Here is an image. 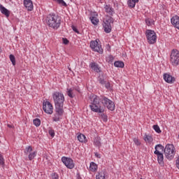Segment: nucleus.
<instances>
[{"label":"nucleus","mask_w":179,"mask_h":179,"mask_svg":"<svg viewBox=\"0 0 179 179\" xmlns=\"http://www.w3.org/2000/svg\"><path fill=\"white\" fill-rule=\"evenodd\" d=\"M0 166H5V159H3V155L0 154Z\"/></svg>","instance_id":"obj_32"},{"label":"nucleus","mask_w":179,"mask_h":179,"mask_svg":"<svg viewBox=\"0 0 179 179\" xmlns=\"http://www.w3.org/2000/svg\"><path fill=\"white\" fill-rule=\"evenodd\" d=\"M92 24H94V26H97L99 24V19L96 17H90Z\"/></svg>","instance_id":"obj_25"},{"label":"nucleus","mask_w":179,"mask_h":179,"mask_svg":"<svg viewBox=\"0 0 179 179\" xmlns=\"http://www.w3.org/2000/svg\"><path fill=\"white\" fill-rule=\"evenodd\" d=\"M72 29H73V31H75L76 33H78V34H79V31L78 30V29H76V27H72Z\"/></svg>","instance_id":"obj_44"},{"label":"nucleus","mask_w":179,"mask_h":179,"mask_svg":"<svg viewBox=\"0 0 179 179\" xmlns=\"http://www.w3.org/2000/svg\"><path fill=\"white\" fill-rule=\"evenodd\" d=\"M47 24L52 29H59L61 26V17L55 14H50L46 19Z\"/></svg>","instance_id":"obj_3"},{"label":"nucleus","mask_w":179,"mask_h":179,"mask_svg":"<svg viewBox=\"0 0 179 179\" xmlns=\"http://www.w3.org/2000/svg\"><path fill=\"white\" fill-rule=\"evenodd\" d=\"M8 128H13L11 124H8Z\"/></svg>","instance_id":"obj_47"},{"label":"nucleus","mask_w":179,"mask_h":179,"mask_svg":"<svg viewBox=\"0 0 179 179\" xmlns=\"http://www.w3.org/2000/svg\"><path fill=\"white\" fill-rule=\"evenodd\" d=\"M105 11L110 15V16H113L115 12L114 11V8L111 7L110 5H105L104 6Z\"/></svg>","instance_id":"obj_18"},{"label":"nucleus","mask_w":179,"mask_h":179,"mask_svg":"<svg viewBox=\"0 0 179 179\" xmlns=\"http://www.w3.org/2000/svg\"><path fill=\"white\" fill-rule=\"evenodd\" d=\"M164 153L168 160H173L176 155V148L173 144H167L164 150Z\"/></svg>","instance_id":"obj_4"},{"label":"nucleus","mask_w":179,"mask_h":179,"mask_svg":"<svg viewBox=\"0 0 179 179\" xmlns=\"http://www.w3.org/2000/svg\"><path fill=\"white\" fill-rule=\"evenodd\" d=\"M24 5L27 10H33V1L31 0H24Z\"/></svg>","instance_id":"obj_16"},{"label":"nucleus","mask_w":179,"mask_h":179,"mask_svg":"<svg viewBox=\"0 0 179 179\" xmlns=\"http://www.w3.org/2000/svg\"><path fill=\"white\" fill-rule=\"evenodd\" d=\"M90 66H91L92 69H94L95 71V72H97V73H99V72H100V68H99V65H97L96 63L92 62L90 64Z\"/></svg>","instance_id":"obj_22"},{"label":"nucleus","mask_w":179,"mask_h":179,"mask_svg":"<svg viewBox=\"0 0 179 179\" xmlns=\"http://www.w3.org/2000/svg\"><path fill=\"white\" fill-rule=\"evenodd\" d=\"M139 2V0H129L127 3L129 8H135V5Z\"/></svg>","instance_id":"obj_21"},{"label":"nucleus","mask_w":179,"mask_h":179,"mask_svg":"<svg viewBox=\"0 0 179 179\" xmlns=\"http://www.w3.org/2000/svg\"><path fill=\"white\" fill-rule=\"evenodd\" d=\"M90 171H96L97 170V164L94 162H91L90 165Z\"/></svg>","instance_id":"obj_24"},{"label":"nucleus","mask_w":179,"mask_h":179,"mask_svg":"<svg viewBox=\"0 0 179 179\" xmlns=\"http://www.w3.org/2000/svg\"><path fill=\"white\" fill-rule=\"evenodd\" d=\"M67 94L69 97H71V99H73V93L72 92V89L68 90Z\"/></svg>","instance_id":"obj_35"},{"label":"nucleus","mask_w":179,"mask_h":179,"mask_svg":"<svg viewBox=\"0 0 179 179\" xmlns=\"http://www.w3.org/2000/svg\"><path fill=\"white\" fill-rule=\"evenodd\" d=\"M0 12L3 14L5 15L6 17H9L10 15V11L9 10L6 9L2 4H0Z\"/></svg>","instance_id":"obj_17"},{"label":"nucleus","mask_w":179,"mask_h":179,"mask_svg":"<svg viewBox=\"0 0 179 179\" xmlns=\"http://www.w3.org/2000/svg\"><path fill=\"white\" fill-rule=\"evenodd\" d=\"M55 1L56 2H58L59 5H62L63 6H67L66 3L64 1V0H53Z\"/></svg>","instance_id":"obj_34"},{"label":"nucleus","mask_w":179,"mask_h":179,"mask_svg":"<svg viewBox=\"0 0 179 179\" xmlns=\"http://www.w3.org/2000/svg\"><path fill=\"white\" fill-rule=\"evenodd\" d=\"M101 100L102 101V104L104 107H106L108 110H110V111H114V110H115V104L113 101L106 96H102Z\"/></svg>","instance_id":"obj_6"},{"label":"nucleus","mask_w":179,"mask_h":179,"mask_svg":"<svg viewBox=\"0 0 179 179\" xmlns=\"http://www.w3.org/2000/svg\"><path fill=\"white\" fill-rule=\"evenodd\" d=\"M52 179H59V176H58V174L53 173H52Z\"/></svg>","instance_id":"obj_40"},{"label":"nucleus","mask_w":179,"mask_h":179,"mask_svg":"<svg viewBox=\"0 0 179 179\" xmlns=\"http://www.w3.org/2000/svg\"><path fill=\"white\" fill-rule=\"evenodd\" d=\"M43 110L46 113V114L51 115L53 113L54 108L50 101H46L43 103Z\"/></svg>","instance_id":"obj_10"},{"label":"nucleus","mask_w":179,"mask_h":179,"mask_svg":"<svg viewBox=\"0 0 179 179\" xmlns=\"http://www.w3.org/2000/svg\"><path fill=\"white\" fill-rule=\"evenodd\" d=\"M90 47L94 51H96L99 54H103V48H101V45L99 44L97 41H92L90 43Z\"/></svg>","instance_id":"obj_11"},{"label":"nucleus","mask_w":179,"mask_h":179,"mask_svg":"<svg viewBox=\"0 0 179 179\" xmlns=\"http://www.w3.org/2000/svg\"><path fill=\"white\" fill-rule=\"evenodd\" d=\"M10 60L11 61L13 65H16V59L13 55H10Z\"/></svg>","instance_id":"obj_31"},{"label":"nucleus","mask_w":179,"mask_h":179,"mask_svg":"<svg viewBox=\"0 0 179 179\" xmlns=\"http://www.w3.org/2000/svg\"><path fill=\"white\" fill-rule=\"evenodd\" d=\"M105 87L106 89H110V83L106 82V83H105Z\"/></svg>","instance_id":"obj_43"},{"label":"nucleus","mask_w":179,"mask_h":179,"mask_svg":"<svg viewBox=\"0 0 179 179\" xmlns=\"http://www.w3.org/2000/svg\"><path fill=\"white\" fill-rule=\"evenodd\" d=\"M24 153L25 155H28L29 160H33V159H34V157L37 156V152H33V148H31V146L27 147L25 148Z\"/></svg>","instance_id":"obj_12"},{"label":"nucleus","mask_w":179,"mask_h":179,"mask_svg":"<svg viewBox=\"0 0 179 179\" xmlns=\"http://www.w3.org/2000/svg\"><path fill=\"white\" fill-rule=\"evenodd\" d=\"M106 170H102L98 173V174L96 176V179H106Z\"/></svg>","instance_id":"obj_19"},{"label":"nucleus","mask_w":179,"mask_h":179,"mask_svg":"<svg viewBox=\"0 0 179 179\" xmlns=\"http://www.w3.org/2000/svg\"><path fill=\"white\" fill-rule=\"evenodd\" d=\"M90 100L91 104L90 107L94 113H99L104 122H107V115L104 113V107L101 106V102H100V97L97 95L91 94L90 96Z\"/></svg>","instance_id":"obj_1"},{"label":"nucleus","mask_w":179,"mask_h":179,"mask_svg":"<svg viewBox=\"0 0 179 179\" xmlns=\"http://www.w3.org/2000/svg\"><path fill=\"white\" fill-rule=\"evenodd\" d=\"M153 129L157 132V134H162V130H160V127L159 125L155 124L153 126Z\"/></svg>","instance_id":"obj_29"},{"label":"nucleus","mask_w":179,"mask_h":179,"mask_svg":"<svg viewBox=\"0 0 179 179\" xmlns=\"http://www.w3.org/2000/svg\"><path fill=\"white\" fill-rule=\"evenodd\" d=\"M170 62L173 66L179 65V52L178 50L173 49L171 51Z\"/></svg>","instance_id":"obj_8"},{"label":"nucleus","mask_w":179,"mask_h":179,"mask_svg":"<svg viewBox=\"0 0 179 179\" xmlns=\"http://www.w3.org/2000/svg\"><path fill=\"white\" fill-rule=\"evenodd\" d=\"M62 162L64 163L66 167H67V169H72L75 167V163L73 162V159L66 157H62Z\"/></svg>","instance_id":"obj_9"},{"label":"nucleus","mask_w":179,"mask_h":179,"mask_svg":"<svg viewBox=\"0 0 179 179\" xmlns=\"http://www.w3.org/2000/svg\"><path fill=\"white\" fill-rule=\"evenodd\" d=\"M145 23L148 26H152V24H154L155 21H153L152 19L148 18L145 20Z\"/></svg>","instance_id":"obj_30"},{"label":"nucleus","mask_w":179,"mask_h":179,"mask_svg":"<svg viewBox=\"0 0 179 179\" xmlns=\"http://www.w3.org/2000/svg\"><path fill=\"white\" fill-rule=\"evenodd\" d=\"M154 153L157 156L158 163L163 166V164H164V156L163 155V153L160 152L159 150H155Z\"/></svg>","instance_id":"obj_13"},{"label":"nucleus","mask_w":179,"mask_h":179,"mask_svg":"<svg viewBox=\"0 0 179 179\" xmlns=\"http://www.w3.org/2000/svg\"><path fill=\"white\" fill-rule=\"evenodd\" d=\"M134 142L135 145H136V146H141V141H139V139L135 138H134Z\"/></svg>","instance_id":"obj_37"},{"label":"nucleus","mask_w":179,"mask_h":179,"mask_svg":"<svg viewBox=\"0 0 179 179\" xmlns=\"http://www.w3.org/2000/svg\"><path fill=\"white\" fill-rule=\"evenodd\" d=\"M78 140L79 141V142L81 143H86L87 142V140L86 139V136L84 134H80L78 136Z\"/></svg>","instance_id":"obj_23"},{"label":"nucleus","mask_w":179,"mask_h":179,"mask_svg":"<svg viewBox=\"0 0 179 179\" xmlns=\"http://www.w3.org/2000/svg\"><path fill=\"white\" fill-rule=\"evenodd\" d=\"M33 122H34V125H35V127H40V125H41V120H40V119H38V118L34 119Z\"/></svg>","instance_id":"obj_27"},{"label":"nucleus","mask_w":179,"mask_h":179,"mask_svg":"<svg viewBox=\"0 0 179 179\" xmlns=\"http://www.w3.org/2000/svg\"><path fill=\"white\" fill-rule=\"evenodd\" d=\"M176 164L177 169H178V170H179V157H178V159L176 161Z\"/></svg>","instance_id":"obj_42"},{"label":"nucleus","mask_w":179,"mask_h":179,"mask_svg":"<svg viewBox=\"0 0 179 179\" xmlns=\"http://www.w3.org/2000/svg\"><path fill=\"white\" fill-rule=\"evenodd\" d=\"M178 139H179V134H178Z\"/></svg>","instance_id":"obj_48"},{"label":"nucleus","mask_w":179,"mask_h":179,"mask_svg":"<svg viewBox=\"0 0 179 179\" xmlns=\"http://www.w3.org/2000/svg\"><path fill=\"white\" fill-rule=\"evenodd\" d=\"M163 78L166 83H173V82H176V78L173 77L169 73H164Z\"/></svg>","instance_id":"obj_14"},{"label":"nucleus","mask_w":179,"mask_h":179,"mask_svg":"<svg viewBox=\"0 0 179 179\" xmlns=\"http://www.w3.org/2000/svg\"><path fill=\"white\" fill-rule=\"evenodd\" d=\"M158 149H159L160 150H164V147L163 145H162L161 144H158V145H155V150H158Z\"/></svg>","instance_id":"obj_36"},{"label":"nucleus","mask_w":179,"mask_h":179,"mask_svg":"<svg viewBox=\"0 0 179 179\" xmlns=\"http://www.w3.org/2000/svg\"><path fill=\"white\" fill-rule=\"evenodd\" d=\"M95 156L98 159H101V155L100 154H99L98 152H95Z\"/></svg>","instance_id":"obj_45"},{"label":"nucleus","mask_w":179,"mask_h":179,"mask_svg":"<svg viewBox=\"0 0 179 179\" xmlns=\"http://www.w3.org/2000/svg\"><path fill=\"white\" fill-rule=\"evenodd\" d=\"M171 22L173 26H174V27H176V29H178V30H179V17H178V15L173 16L171 19Z\"/></svg>","instance_id":"obj_15"},{"label":"nucleus","mask_w":179,"mask_h":179,"mask_svg":"<svg viewBox=\"0 0 179 179\" xmlns=\"http://www.w3.org/2000/svg\"><path fill=\"white\" fill-rule=\"evenodd\" d=\"M53 121H55V122H57V121H59V117L55 116V117H53Z\"/></svg>","instance_id":"obj_46"},{"label":"nucleus","mask_w":179,"mask_h":179,"mask_svg":"<svg viewBox=\"0 0 179 179\" xmlns=\"http://www.w3.org/2000/svg\"><path fill=\"white\" fill-rule=\"evenodd\" d=\"M124 62H120V61H117V62H115L114 63V66L116 67V68H124Z\"/></svg>","instance_id":"obj_26"},{"label":"nucleus","mask_w":179,"mask_h":179,"mask_svg":"<svg viewBox=\"0 0 179 179\" xmlns=\"http://www.w3.org/2000/svg\"><path fill=\"white\" fill-rule=\"evenodd\" d=\"M114 61V57L113 55H108L106 57V62H108L109 64H111Z\"/></svg>","instance_id":"obj_28"},{"label":"nucleus","mask_w":179,"mask_h":179,"mask_svg":"<svg viewBox=\"0 0 179 179\" xmlns=\"http://www.w3.org/2000/svg\"><path fill=\"white\" fill-rule=\"evenodd\" d=\"M145 34L148 39V43L149 44H155V43H156L157 36L156 35V32H155V31L148 29L145 31Z\"/></svg>","instance_id":"obj_7"},{"label":"nucleus","mask_w":179,"mask_h":179,"mask_svg":"<svg viewBox=\"0 0 179 179\" xmlns=\"http://www.w3.org/2000/svg\"><path fill=\"white\" fill-rule=\"evenodd\" d=\"M99 83H100L101 85H106V83L107 81H105V80H104V78H100L99 79Z\"/></svg>","instance_id":"obj_38"},{"label":"nucleus","mask_w":179,"mask_h":179,"mask_svg":"<svg viewBox=\"0 0 179 179\" xmlns=\"http://www.w3.org/2000/svg\"><path fill=\"white\" fill-rule=\"evenodd\" d=\"M101 141V138H100L99 136H96L94 138V145L95 146H97L98 148H100L101 146V143L100 142Z\"/></svg>","instance_id":"obj_20"},{"label":"nucleus","mask_w":179,"mask_h":179,"mask_svg":"<svg viewBox=\"0 0 179 179\" xmlns=\"http://www.w3.org/2000/svg\"><path fill=\"white\" fill-rule=\"evenodd\" d=\"M144 141H145V142H148V143L152 142V136L145 135L144 136Z\"/></svg>","instance_id":"obj_33"},{"label":"nucleus","mask_w":179,"mask_h":179,"mask_svg":"<svg viewBox=\"0 0 179 179\" xmlns=\"http://www.w3.org/2000/svg\"><path fill=\"white\" fill-rule=\"evenodd\" d=\"M62 41H63V44H65L66 45L67 44H69V41L68 39H66V38H63Z\"/></svg>","instance_id":"obj_41"},{"label":"nucleus","mask_w":179,"mask_h":179,"mask_svg":"<svg viewBox=\"0 0 179 179\" xmlns=\"http://www.w3.org/2000/svg\"><path fill=\"white\" fill-rule=\"evenodd\" d=\"M103 22V27L105 33H111V24L114 23V18L111 16L106 15Z\"/></svg>","instance_id":"obj_5"},{"label":"nucleus","mask_w":179,"mask_h":179,"mask_svg":"<svg viewBox=\"0 0 179 179\" xmlns=\"http://www.w3.org/2000/svg\"><path fill=\"white\" fill-rule=\"evenodd\" d=\"M49 134L50 135V136H52V138H54L55 136V132L53 129L49 130Z\"/></svg>","instance_id":"obj_39"},{"label":"nucleus","mask_w":179,"mask_h":179,"mask_svg":"<svg viewBox=\"0 0 179 179\" xmlns=\"http://www.w3.org/2000/svg\"><path fill=\"white\" fill-rule=\"evenodd\" d=\"M52 97L55 101L56 114L57 115H62L64 114V101H65L64 94L59 92H55L52 94Z\"/></svg>","instance_id":"obj_2"}]
</instances>
